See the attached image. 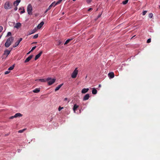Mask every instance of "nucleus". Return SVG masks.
Instances as JSON below:
<instances>
[{
    "mask_svg": "<svg viewBox=\"0 0 160 160\" xmlns=\"http://www.w3.org/2000/svg\"><path fill=\"white\" fill-rule=\"evenodd\" d=\"M14 40V38L11 37L8 38L5 44V46L6 48H8Z\"/></svg>",
    "mask_w": 160,
    "mask_h": 160,
    "instance_id": "1",
    "label": "nucleus"
},
{
    "mask_svg": "<svg viewBox=\"0 0 160 160\" xmlns=\"http://www.w3.org/2000/svg\"><path fill=\"white\" fill-rule=\"evenodd\" d=\"M28 14L30 15L32 14V7L31 4L28 5L27 8Z\"/></svg>",
    "mask_w": 160,
    "mask_h": 160,
    "instance_id": "2",
    "label": "nucleus"
},
{
    "mask_svg": "<svg viewBox=\"0 0 160 160\" xmlns=\"http://www.w3.org/2000/svg\"><path fill=\"white\" fill-rule=\"evenodd\" d=\"M46 80L47 81H48V84L49 85H51L55 82L56 79H52L51 78H48L46 79Z\"/></svg>",
    "mask_w": 160,
    "mask_h": 160,
    "instance_id": "3",
    "label": "nucleus"
},
{
    "mask_svg": "<svg viewBox=\"0 0 160 160\" xmlns=\"http://www.w3.org/2000/svg\"><path fill=\"white\" fill-rule=\"evenodd\" d=\"M78 68H76L71 75V77L72 78H75L77 76L78 74Z\"/></svg>",
    "mask_w": 160,
    "mask_h": 160,
    "instance_id": "4",
    "label": "nucleus"
},
{
    "mask_svg": "<svg viewBox=\"0 0 160 160\" xmlns=\"http://www.w3.org/2000/svg\"><path fill=\"white\" fill-rule=\"evenodd\" d=\"M12 7V4L9 2H6L5 4L4 8L6 9H9L11 8Z\"/></svg>",
    "mask_w": 160,
    "mask_h": 160,
    "instance_id": "5",
    "label": "nucleus"
},
{
    "mask_svg": "<svg viewBox=\"0 0 160 160\" xmlns=\"http://www.w3.org/2000/svg\"><path fill=\"white\" fill-rule=\"evenodd\" d=\"M12 49V48H11V49H10V50H8V49L5 50L4 52L3 55H6V57H7L8 56V55L9 54Z\"/></svg>",
    "mask_w": 160,
    "mask_h": 160,
    "instance_id": "6",
    "label": "nucleus"
},
{
    "mask_svg": "<svg viewBox=\"0 0 160 160\" xmlns=\"http://www.w3.org/2000/svg\"><path fill=\"white\" fill-rule=\"evenodd\" d=\"M37 30V29L36 28H35L33 30H32L31 31H28V34L27 35L28 36L29 35H31V34L34 33L35 32H36V31Z\"/></svg>",
    "mask_w": 160,
    "mask_h": 160,
    "instance_id": "7",
    "label": "nucleus"
},
{
    "mask_svg": "<svg viewBox=\"0 0 160 160\" xmlns=\"http://www.w3.org/2000/svg\"><path fill=\"white\" fill-rule=\"evenodd\" d=\"M42 51H40V52L36 56L35 58V60H36L37 59H38L41 56V55L42 54Z\"/></svg>",
    "mask_w": 160,
    "mask_h": 160,
    "instance_id": "8",
    "label": "nucleus"
},
{
    "mask_svg": "<svg viewBox=\"0 0 160 160\" xmlns=\"http://www.w3.org/2000/svg\"><path fill=\"white\" fill-rule=\"evenodd\" d=\"M55 3V1L53 2L49 7L46 10L45 13H46L53 6H54V4Z\"/></svg>",
    "mask_w": 160,
    "mask_h": 160,
    "instance_id": "9",
    "label": "nucleus"
},
{
    "mask_svg": "<svg viewBox=\"0 0 160 160\" xmlns=\"http://www.w3.org/2000/svg\"><path fill=\"white\" fill-rule=\"evenodd\" d=\"M33 55H31L28 57L25 60L24 62H29L32 58L33 57Z\"/></svg>",
    "mask_w": 160,
    "mask_h": 160,
    "instance_id": "10",
    "label": "nucleus"
},
{
    "mask_svg": "<svg viewBox=\"0 0 160 160\" xmlns=\"http://www.w3.org/2000/svg\"><path fill=\"white\" fill-rule=\"evenodd\" d=\"M44 22L42 21L41 22L40 24H39L37 27V29H40L43 25L44 24Z\"/></svg>",
    "mask_w": 160,
    "mask_h": 160,
    "instance_id": "11",
    "label": "nucleus"
},
{
    "mask_svg": "<svg viewBox=\"0 0 160 160\" xmlns=\"http://www.w3.org/2000/svg\"><path fill=\"white\" fill-rule=\"evenodd\" d=\"M90 97L89 94H86L83 98V100L85 101L88 100Z\"/></svg>",
    "mask_w": 160,
    "mask_h": 160,
    "instance_id": "12",
    "label": "nucleus"
},
{
    "mask_svg": "<svg viewBox=\"0 0 160 160\" xmlns=\"http://www.w3.org/2000/svg\"><path fill=\"white\" fill-rule=\"evenodd\" d=\"M89 90V88H83V89L81 91V92L82 93L84 94L86 93Z\"/></svg>",
    "mask_w": 160,
    "mask_h": 160,
    "instance_id": "13",
    "label": "nucleus"
},
{
    "mask_svg": "<svg viewBox=\"0 0 160 160\" xmlns=\"http://www.w3.org/2000/svg\"><path fill=\"white\" fill-rule=\"evenodd\" d=\"M108 76L110 78H112L114 77V74L113 72H111L108 73Z\"/></svg>",
    "mask_w": 160,
    "mask_h": 160,
    "instance_id": "14",
    "label": "nucleus"
},
{
    "mask_svg": "<svg viewBox=\"0 0 160 160\" xmlns=\"http://www.w3.org/2000/svg\"><path fill=\"white\" fill-rule=\"evenodd\" d=\"M20 1L21 0H16V1L14 2L13 5L15 6H17Z\"/></svg>",
    "mask_w": 160,
    "mask_h": 160,
    "instance_id": "15",
    "label": "nucleus"
},
{
    "mask_svg": "<svg viewBox=\"0 0 160 160\" xmlns=\"http://www.w3.org/2000/svg\"><path fill=\"white\" fill-rule=\"evenodd\" d=\"M78 107L79 106L76 104L74 105L73 107V110L74 112H75L77 110V109Z\"/></svg>",
    "mask_w": 160,
    "mask_h": 160,
    "instance_id": "16",
    "label": "nucleus"
},
{
    "mask_svg": "<svg viewBox=\"0 0 160 160\" xmlns=\"http://www.w3.org/2000/svg\"><path fill=\"white\" fill-rule=\"evenodd\" d=\"M63 85V84H60V85H58L57 87L55 89V91H56L58 90L62 86V85Z\"/></svg>",
    "mask_w": 160,
    "mask_h": 160,
    "instance_id": "17",
    "label": "nucleus"
},
{
    "mask_svg": "<svg viewBox=\"0 0 160 160\" xmlns=\"http://www.w3.org/2000/svg\"><path fill=\"white\" fill-rule=\"evenodd\" d=\"M21 23L19 22H18L15 25L14 27L18 28L19 27H20L21 26Z\"/></svg>",
    "mask_w": 160,
    "mask_h": 160,
    "instance_id": "18",
    "label": "nucleus"
},
{
    "mask_svg": "<svg viewBox=\"0 0 160 160\" xmlns=\"http://www.w3.org/2000/svg\"><path fill=\"white\" fill-rule=\"evenodd\" d=\"M62 0H59L58 1L56 2H55V3L54 4V7H55L57 5L59 4L62 1Z\"/></svg>",
    "mask_w": 160,
    "mask_h": 160,
    "instance_id": "19",
    "label": "nucleus"
},
{
    "mask_svg": "<svg viewBox=\"0 0 160 160\" xmlns=\"http://www.w3.org/2000/svg\"><path fill=\"white\" fill-rule=\"evenodd\" d=\"M97 90L95 88H93L92 89V93L93 94H97Z\"/></svg>",
    "mask_w": 160,
    "mask_h": 160,
    "instance_id": "20",
    "label": "nucleus"
},
{
    "mask_svg": "<svg viewBox=\"0 0 160 160\" xmlns=\"http://www.w3.org/2000/svg\"><path fill=\"white\" fill-rule=\"evenodd\" d=\"M22 116V115L20 113H17L14 115V117L17 118L18 117H21Z\"/></svg>",
    "mask_w": 160,
    "mask_h": 160,
    "instance_id": "21",
    "label": "nucleus"
},
{
    "mask_svg": "<svg viewBox=\"0 0 160 160\" xmlns=\"http://www.w3.org/2000/svg\"><path fill=\"white\" fill-rule=\"evenodd\" d=\"M40 89L39 88H37L33 90V92L34 93H38L40 92Z\"/></svg>",
    "mask_w": 160,
    "mask_h": 160,
    "instance_id": "22",
    "label": "nucleus"
},
{
    "mask_svg": "<svg viewBox=\"0 0 160 160\" xmlns=\"http://www.w3.org/2000/svg\"><path fill=\"white\" fill-rule=\"evenodd\" d=\"M38 80L42 82H45L47 81L46 79V80L44 79H37L36 80V81Z\"/></svg>",
    "mask_w": 160,
    "mask_h": 160,
    "instance_id": "23",
    "label": "nucleus"
},
{
    "mask_svg": "<svg viewBox=\"0 0 160 160\" xmlns=\"http://www.w3.org/2000/svg\"><path fill=\"white\" fill-rule=\"evenodd\" d=\"M72 40V39H68L66 40L64 44L66 45L68 44L70 41H71Z\"/></svg>",
    "mask_w": 160,
    "mask_h": 160,
    "instance_id": "24",
    "label": "nucleus"
},
{
    "mask_svg": "<svg viewBox=\"0 0 160 160\" xmlns=\"http://www.w3.org/2000/svg\"><path fill=\"white\" fill-rule=\"evenodd\" d=\"M19 43L17 41L14 44V45H13V48H15L17 47L19 44Z\"/></svg>",
    "mask_w": 160,
    "mask_h": 160,
    "instance_id": "25",
    "label": "nucleus"
},
{
    "mask_svg": "<svg viewBox=\"0 0 160 160\" xmlns=\"http://www.w3.org/2000/svg\"><path fill=\"white\" fill-rule=\"evenodd\" d=\"M14 65H12V66H11L10 67L8 68V70H11L14 68Z\"/></svg>",
    "mask_w": 160,
    "mask_h": 160,
    "instance_id": "26",
    "label": "nucleus"
},
{
    "mask_svg": "<svg viewBox=\"0 0 160 160\" xmlns=\"http://www.w3.org/2000/svg\"><path fill=\"white\" fill-rule=\"evenodd\" d=\"M128 0H126L123 1L122 3L124 5L126 4L128 2Z\"/></svg>",
    "mask_w": 160,
    "mask_h": 160,
    "instance_id": "27",
    "label": "nucleus"
},
{
    "mask_svg": "<svg viewBox=\"0 0 160 160\" xmlns=\"http://www.w3.org/2000/svg\"><path fill=\"white\" fill-rule=\"evenodd\" d=\"M153 16V14H152V13H150L149 14L148 17L150 18H152Z\"/></svg>",
    "mask_w": 160,
    "mask_h": 160,
    "instance_id": "28",
    "label": "nucleus"
},
{
    "mask_svg": "<svg viewBox=\"0 0 160 160\" xmlns=\"http://www.w3.org/2000/svg\"><path fill=\"white\" fill-rule=\"evenodd\" d=\"M25 129H24L22 130H20L18 131V132L19 133H22L25 130Z\"/></svg>",
    "mask_w": 160,
    "mask_h": 160,
    "instance_id": "29",
    "label": "nucleus"
},
{
    "mask_svg": "<svg viewBox=\"0 0 160 160\" xmlns=\"http://www.w3.org/2000/svg\"><path fill=\"white\" fill-rule=\"evenodd\" d=\"M12 35V34H11V32H8V33H7V37H8L9 36H10Z\"/></svg>",
    "mask_w": 160,
    "mask_h": 160,
    "instance_id": "30",
    "label": "nucleus"
},
{
    "mask_svg": "<svg viewBox=\"0 0 160 160\" xmlns=\"http://www.w3.org/2000/svg\"><path fill=\"white\" fill-rule=\"evenodd\" d=\"M38 37V34H36L33 36V38L35 39L37 38Z\"/></svg>",
    "mask_w": 160,
    "mask_h": 160,
    "instance_id": "31",
    "label": "nucleus"
},
{
    "mask_svg": "<svg viewBox=\"0 0 160 160\" xmlns=\"http://www.w3.org/2000/svg\"><path fill=\"white\" fill-rule=\"evenodd\" d=\"M147 12V11H144L142 12V15H145L146 13Z\"/></svg>",
    "mask_w": 160,
    "mask_h": 160,
    "instance_id": "32",
    "label": "nucleus"
},
{
    "mask_svg": "<svg viewBox=\"0 0 160 160\" xmlns=\"http://www.w3.org/2000/svg\"><path fill=\"white\" fill-rule=\"evenodd\" d=\"M151 42V38H149L148 39L147 42L148 43H149L150 42Z\"/></svg>",
    "mask_w": 160,
    "mask_h": 160,
    "instance_id": "33",
    "label": "nucleus"
},
{
    "mask_svg": "<svg viewBox=\"0 0 160 160\" xmlns=\"http://www.w3.org/2000/svg\"><path fill=\"white\" fill-rule=\"evenodd\" d=\"M36 48V46H34V47H33L32 48V49L31 50V51L32 52Z\"/></svg>",
    "mask_w": 160,
    "mask_h": 160,
    "instance_id": "34",
    "label": "nucleus"
},
{
    "mask_svg": "<svg viewBox=\"0 0 160 160\" xmlns=\"http://www.w3.org/2000/svg\"><path fill=\"white\" fill-rule=\"evenodd\" d=\"M92 0H87L86 2L88 3H89L92 2Z\"/></svg>",
    "mask_w": 160,
    "mask_h": 160,
    "instance_id": "35",
    "label": "nucleus"
},
{
    "mask_svg": "<svg viewBox=\"0 0 160 160\" xmlns=\"http://www.w3.org/2000/svg\"><path fill=\"white\" fill-rule=\"evenodd\" d=\"M25 12V10L24 8H23V10L21 12H20V13L21 14H22V13H24V12Z\"/></svg>",
    "mask_w": 160,
    "mask_h": 160,
    "instance_id": "36",
    "label": "nucleus"
},
{
    "mask_svg": "<svg viewBox=\"0 0 160 160\" xmlns=\"http://www.w3.org/2000/svg\"><path fill=\"white\" fill-rule=\"evenodd\" d=\"M3 30V27L2 26H0V33Z\"/></svg>",
    "mask_w": 160,
    "mask_h": 160,
    "instance_id": "37",
    "label": "nucleus"
},
{
    "mask_svg": "<svg viewBox=\"0 0 160 160\" xmlns=\"http://www.w3.org/2000/svg\"><path fill=\"white\" fill-rule=\"evenodd\" d=\"M10 72V71H6L5 73H4V74L5 75H6V74H8Z\"/></svg>",
    "mask_w": 160,
    "mask_h": 160,
    "instance_id": "38",
    "label": "nucleus"
},
{
    "mask_svg": "<svg viewBox=\"0 0 160 160\" xmlns=\"http://www.w3.org/2000/svg\"><path fill=\"white\" fill-rule=\"evenodd\" d=\"M62 108H63V107H61L60 106H59L58 109V111H60Z\"/></svg>",
    "mask_w": 160,
    "mask_h": 160,
    "instance_id": "39",
    "label": "nucleus"
},
{
    "mask_svg": "<svg viewBox=\"0 0 160 160\" xmlns=\"http://www.w3.org/2000/svg\"><path fill=\"white\" fill-rule=\"evenodd\" d=\"M93 9L92 8H89L88 10V12H90Z\"/></svg>",
    "mask_w": 160,
    "mask_h": 160,
    "instance_id": "40",
    "label": "nucleus"
},
{
    "mask_svg": "<svg viewBox=\"0 0 160 160\" xmlns=\"http://www.w3.org/2000/svg\"><path fill=\"white\" fill-rule=\"evenodd\" d=\"M62 43V42L60 40L58 41V45H60Z\"/></svg>",
    "mask_w": 160,
    "mask_h": 160,
    "instance_id": "41",
    "label": "nucleus"
},
{
    "mask_svg": "<svg viewBox=\"0 0 160 160\" xmlns=\"http://www.w3.org/2000/svg\"><path fill=\"white\" fill-rule=\"evenodd\" d=\"M15 117H14V116H12L10 117V119H13Z\"/></svg>",
    "mask_w": 160,
    "mask_h": 160,
    "instance_id": "42",
    "label": "nucleus"
},
{
    "mask_svg": "<svg viewBox=\"0 0 160 160\" xmlns=\"http://www.w3.org/2000/svg\"><path fill=\"white\" fill-rule=\"evenodd\" d=\"M68 100V98H65L64 99V101H67Z\"/></svg>",
    "mask_w": 160,
    "mask_h": 160,
    "instance_id": "43",
    "label": "nucleus"
},
{
    "mask_svg": "<svg viewBox=\"0 0 160 160\" xmlns=\"http://www.w3.org/2000/svg\"><path fill=\"white\" fill-rule=\"evenodd\" d=\"M17 9H18V8L17 7H15L14 8V10L15 11H16L17 10Z\"/></svg>",
    "mask_w": 160,
    "mask_h": 160,
    "instance_id": "44",
    "label": "nucleus"
},
{
    "mask_svg": "<svg viewBox=\"0 0 160 160\" xmlns=\"http://www.w3.org/2000/svg\"><path fill=\"white\" fill-rule=\"evenodd\" d=\"M19 41L21 42L22 40V38H20L19 39Z\"/></svg>",
    "mask_w": 160,
    "mask_h": 160,
    "instance_id": "45",
    "label": "nucleus"
},
{
    "mask_svg": "<svg viewBox=\"0 0 160 160\" xmlns=\"http://www.w3.org/2000/svg\"><path fill=\"white\" fill-rule=\"evenodd\" d=\"M31 52H32V51H29V52H28L27 53V54H29V53H30Z\"/></svg>",
    "mask_w": 160,
    "mask_h": 160,
    "instance_id": "46",
    "label": "nucleus"
},
{
    "mask_svg": "<svg viewBox=\"0 0 160 160\" xmlns=\"http://www.w3.org/2000/svg\"><path fill=\"white\" fill-rule=\"evenodd\" d=\"M17 42L19 43L20 42V41H19V40H18Z\"/></svg>",
    "mask_w": 160,
    "mask_h": 160,
    "instance_id": "47",
    "label": "nucleus"
},
{
    "mask_svg": "<svg viewBox=\"0 0 160 160\" xmlns=\"http://www.w3.org/2000/svg\"><path fill=\"white\" fill-rule=\"evenodd\" d=\"M101 16V15H98V18H99V17H100Z\"/></svg>",
    "mask_w": 160,
    "mask_h": 160,
    "instance_id": "48",
    "label": "nucleus"
},
{
    "mask_svg": "<svg viewBox=\"0 0 160 160\" xmlns=\"http://www.w3.org/2000/svg\"><path fill=\"white\" fill-rule=\"evenodd\" d=\"M98 87H99V88L101 87V85L100 84H99V86H98Z\"/></svg>",
    "mask_w": 160,
    "mask_h": 160,
    "instance_id": "49",
    "label": "nucleus"
},
{
    "mask_svg": "<svg viewBox=\"0 0 160 160\" xmlns=\"http://www.w3.org/2000/svg\"><path fill=\"white\" fill-rule=\"evenodd\" d=\"M37 43V42H33V43H35V44H36Z\"/></svg>",
    "mask_w": 160,
    "mask_h": 160,
    "instance_id": "50",
    "label": "nucleus"
},
{
    "mask_svg": "<svg viewBox=\"0 0 160 160\" xmlns=\"http://www.w3.org/2000/svg\"><path fill=\"white\" fill-rule=\"evenodd\" d=\"M21 9H22V8H19V10H21Z\"/></svg>",
    "mask_w": 160,
    "mask_h": 160,
    "instance_id": "51",
    "label": "nucleus"
},
{
    "mask_svg": "<svg viewBox=\"0 0 160 160\" xmlns=\"http://www.w3.org/2000/svg\"><path fill=\"white\" fill-rule=\"evenodd\" d=\"M2 36V35L0 36V39L1 38Z\"/></svg>",
    "mask_w": 160,
    "mask_h": 160,
    "instance_id": "52",
    "label": "nucleus"
},
{
    "mask_svg": "<svg viewBox=\"0 0 160 160\" xmlns=\"http://www.w3.org/2000/svg\"><path fill=\"white\" fill-rule=\"evenodd\" d=\"M64 12H63V13H62V15H63V14H64Z\"/></svg>",
    "mask_w": 160,
    "mask_h": 160,
    "instance_id": "53",
    "label": "nucleus"
},
{
    "mask_svg": "<svg viewBox=\"0 0 160 160\" xmlns=\"http://www.w3.org/2000/svg\"><path fill=\"white\" fill-rule=\"evenodd\" d=\"M76 0H73V1H75Z\"/></svg>",
    "mask_w": 160,
    "mask_h": 160,
    "instance_id": "54",
    "label": "nucleus"
},
{
    "mask_svg": "<svg viewBox=\"0 0 160 160\" xmlns=\"http://www.w3.org/2000/svg\"><path fill=\"white\" fill-rule=\"evenodd\" d=\"M69 101H70V100H68V102H69Z\"/></svg>",
    "mask_w": 160,
    "mask_h": 160,
    "instance_id": "55",
    "label": "nucleus"
}]
</instances>
